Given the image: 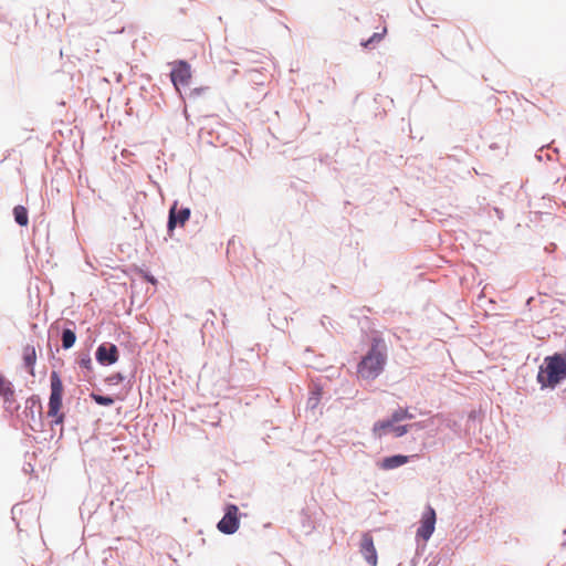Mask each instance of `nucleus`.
Instances as JSON below:
<instances>
[{
	"label": "nucleus",
	"instance_id": "f257e3e1",
	"mask_svg": "<svg viewBox=\"0 0 566 566\" xmlns=\"http://www.w3.org/2000/svg\"><path fill=\"white\" fill-rule=\"evenodd\" d=\"M387 361V347L381 338H374L370 349L357 365V375L363 379H375L384 370Z\"/></svg>",
	"mask_w": 566,
	"mask_h": 566
},
{
	"label": "nucleus",
	"instance_id": "f03ea898",
	"mask_svg": "<svg viewBox=\"0 0 566 566\" xmlns=\"http://www.w3.org/2000/svg\"><path fill=\"white\" fill-rule=\"evenodd\" d=\"M564 379H566V356L555 354L546 357L537 375V380L542 387L554 388Z\"/></svg>",
	"mask_w": 566,
	"mask_h": 566
},
{
	"label": "nucleus",
	"instance_id": "7ed1b4c3",
	"mask_svg": "<svg viewBox=\"0 0 566 566\" xmlns=\"http://www.w3.org/2000/svg\"><path fill=\"white\" fill-rule=\"evenodd\" d=\"M63 384L56 371L51 373V395L49 400L48 416L54 418V423L60 424L64 420V415L60 412L62 408Z\"/></svg>",
	"mask_w": 566,
	"mask_h": 566
},
{
	"label": "nucleus",
	"instance_id": "20e7f679",
	"mask_svg": "<svg viewBox=\"0 0 566 566\" xmlns=\"http://www.w3.org/2000/svg\"><path fill=\"white\" fill-rule=\"evenodd\" d=\"M172 70L170 72L171 82L177 92H180V86H187L191 80L190 65L182 60L171 63Z\"/></svg>",
	"mask_w": 566,
	"mask_h": 566
},
{
	"label": "nucleus",
	"instance_id": "39448f33",
	"mask_svg": "<svg viewBox=\"0 0 566 566\" xmlns=\"http://www.w3.org/2000/svg\"><path fill=\"white\" fill-rule=\"evenodd\" d=\"M239 525V507L234 504L227 505L224 516L217 525L218 530L223 534L230 535L238 531Z\"/></svg>",
	"mask_w": 566,
	"mask_h": 566
},
{
	"label": "nucleus",
	"instance_id": "423d86ee",
	"mask_svg": "<svg viewBox=\"0 0 566 566\" xmlns=\"http://www.w3.org/2000/svg\"><path fill=\"white\" fill-rule=\"evenodd\" d=\"M436 525V511L428 506L422 514L421 525L417 531V535L421 537L423 541H428L432 533L434 532Z\"/></svg>",
	"mask_w": 566,
	"mask_h": 566
},
{
	"label": "nucleus",
	"instance_id": "0eeeda50",
	"mask_svg": "<svg viewBox=\"0 0 566 566\" xmlns=\"http://www.w3.org/2000/svg\"><path fill=\"white\" fill-rule=\"evenodd\" d=\"M360 553L368 564L371 566L377 565V552L374 545V539L368 533H365L361 537Z\"/></svg>",
	"mask_w": 566,
	"mask_h": 566
},
{
	"label": "nucleus",
	"instance_id": "6e6552de",
	"mask_svg": "<svg viewBox=\"0 0 566 566\" xmlns=\"http://www.w3.org/2000/svg\"><path fill=\"white\" fill-rule=\"evenodd\" d=\"M96 359L102 365H112L118 359V349L114 344L101 345L96 350Z\"/></svg>",
	"mask_w": 566,
	"mask_h": 566
},
{
	"label": "nucleus",
	"instance_id": "1a4fd4ad",
	"mask_svg": "<svg viewBox=\"0 0 566 566\" xmlns=\"http://www.w3.org/2000/svg\"><path fill=\"white\" fill-rule=\"evenodd\" d=\"M190 218V209L182 208L177 211V203H175L169 211L168 229L171 231L177 224L184 226Z\"/></svg>",
	"mask_w": 566,
	"mask_h": 566
},
{
	"label": "nucleus",
	"instance_id": "9d476101",
	"mask_svg": "<svg viewBox=\"0 0 566 566\" xmlns=\"http://www.w3.org/2000/svg\"><path fill=\"white\" fill-rule=\"evenodd\" d=\"M0 396L3 398V402L7 409H10L15 402L14 389L12 384L0 373Z\"/></svg>",
	"mask_w": 566,
	"mask_h": 566
},
{
	"label": "nucleus",
	"instance_id": "9b49d317",
	"mask_svg": "<svg viewBox=\"0 0 566 566\" xmlns=\"http://www.w3.org/2000/svg\"><path fill=\"white\" fill-rule=\"evenodd\" d=\"M395 423H397V422L394 421L391 416L389 419L378 420L374 423L371 433L376 439H381L389 431L392 432V428H395Z\"/></svg>",
	"mask_w": 566,
	"mask_h": 566
},
{
	"label": "nucleus",
	"instance_id": "f8f14e48",
	"mask_svg": "<svg viewBox=\"0 0 566 566\" xmlns=\"http://www.w3.org/2000/svg\"><path fill=\"white\" fill-rule=\"evenodd\" d=\"M408 461H409V457L402 455V454H397V455L384 458L382 461L380 462L379 467L382 470H392V469H396L398 467L406 464Z\"/></svg>",
	"mask_w": 566,
	"mask_h": 566
},
{
	"label": "nucleus",
	"instance_id": "ddd939ff",
	"mask_svg": "<svg viewBox=\"0 0 566 566\" xmlns=\"http://www.w3.org/2000/svg\"><path fill=\"white\" fill-rule=\"evenodd\" d=\"M36 361V352L34 346L28 345L23 349V363L30 375L34 376V365Z\"/></svg>",
	"mask_w": 566,
	"mask_h": 566
},
{
	"label": "nucleus",
	"instance_id": "4468645a",
	"mask_svg": "<svg viewBox=\"0 0 566 566\" xmlns=\"http://www.w3.org/2000/svg\"><path fill=\"white\" fill-rule=\"evenodd\" d=\"M14 220L18 224L24 227L29 222L28 211L23 206H17L13 209Z\"/></svg>",
	"mask_w": 566,
	"mask_h": 566
},
{
	"label": "nucleus",
	"instance_id": "2eb2a0df",
	"mask_svg": "<svg viewBox=\"0 0 566 566\" xmlns=\"http://www.w3.org/2000/svg\"><path fill=\"white\" fill-rule=\"evenodd\" d=\"M27 409L31 411L32 418H34V410L38 412L39 418L42 415V406L39 397L33 396L27 400Z\"/></svg>",
	"mask_w": 566,
	"mask_h": 566
},
{
	"label": "nucleus",
	"instance_id": "dca6fc26",
	"mask_svg": "<svg viewBox=\"0 0 566 566\" xmlns=\"http://www.w3.org/2000/svg\"><path fill=\"white\" fill-rule=\"evenodd\" d=\"M76 340L75 333L71 329H64L62 333V346L65 349L71 348Z\"/></svg>",
	"mask_w": 566,
	"mask_h": 566
},
{
	"label": "nucleus",
	"instance_id": "f3484780",
	"mask_svg": "<svg viewBox=\"0 0 566 566\" xmlns=\"http://www.w3.org/2000/svg\"><path fill=\"white\" fill-rule=\"evenodd\" d=\"M391 417L394 421L400 422L406 419H412L413 415L409 412L408 408L400 407L391 413Z\"/></svg>",
	"mask_w": 566,
	"mask_h": 566
},
{
	"label": "nucleus",
	"instance_id": "a211bd4d",
	"mask_svg": "<svg viewBox=\"0 0 566 566\" xmlns=\"http://www.w3.org/2000/svg\"><path fill=\"white\" fill-rule=\"evenodd\" d=\"M412 427H419V428H422L421 424L418 422V423H415V424H401V426H395V428H392V434L396 437V438H399V437H402L405 436L406 433H408V431L410 430V428Z\"/></svg>",
	"mask_w": 566,
	"mask_h": 566
},
{
	"label": "nucleus",
	"instance_id": "6ab92c4d",
	"mask_svg": "<svg viewBox=\"0 0 566 566\" xmlns=\"http://www.w3.org/2000/svg\"><path fill=\"white\" fill-rule=\"evenodd\" d=\"M92 398L96 403H98L101 406H112L114 403V399L108 396H101L97 394H92Z\"/></svg>",
	"mask_w": 566,
	"mask_h": 566
},
{
	"label": "nucleus",
	"instance_id": "aec40b11",
	"mask_svg": "<svg viewBox=\"0 0 566 566\" xmlns=\"http://www.w3.org/2000/svg\"><path fill=\"white\" fill-rule=\"evenodd\" d=\"M384 33H374V35L363 43L364 46H368L374 41H380L382 39Z\"/></svg>",
	"mask_w": 566,
	"mask_h": 566
},
{
	"label": "nucleus",
	"instance_id": "412c9836",
	"mask_svg": "<svg viewBox=\"0 0 566 566\" xmlns=\"http://www.w3.org/2000/svg\"><path fill=\"white\" fill-rule=\"evenodd\" d=\"M207 91V87H197L191 91V95H200Z\"/></svg>",
	"mask_w": 566,
	"mask_h": 566
},
{
	"label": "nucleus",
	"instance_id": "4be33fe9",
	"mask_svg": "<svg viewBox=\"0 0 566 566\" xmlns=\"http://www.w3.org/2000/svg\"><path fill=\"white\" fill-rule=\"evenodd\" d=\"M90 363H91V360H90V359H87L86 361H83V364H84L85 366H87Z\"/></svg>",
	"mask_w": 566,
	"mask_h": 566
}]
</instances>
